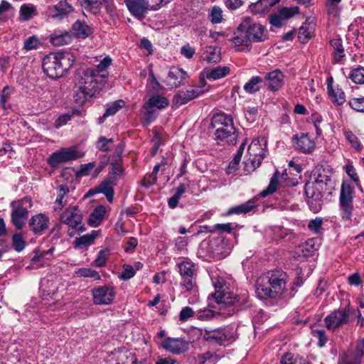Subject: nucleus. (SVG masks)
Returning a JSON list of instances; mask_svg holds the SVG:
<instances>
[{"label":"nucleus","mask_w":364,"mask_h":364,"mask_svg":"<svg viewBox=\"0 0 364 364\" xmlns=\"http://www.w3.org/2000/svg\"><path fill=\"white\" fill-rule=\"evenodd\" d=\"M72 35L68 31L60 32L50 36V43L55 46H62L70 43Z\"/></svg>","instance_id":"obj_37"},{"label":"nucleus","mask_w":364,"mask_h":364,"mask_svg":"<svg viewBox=\"0 0 364 364\" xmlns=\"http://www.w3.org/2000/svg\"><path fill=\"white\" fill-rule=\"evenodd\" d=\"M112 58L109 56L104 58L99 64L97 65L95 68H91L96 73L100 75H103L104 79L107 82V73H106V70L109 67L112 63Z\"/></svg>","instance_id":"obj_40"},{"label":"nucleus","mask_w":364,"mask_h":364,"mask_svg":"<svg viewBox=\"0 0 364 364\" xmlns=\"http://www.w3.org/2000/svg\"><path fill=\"white\" fill-rule=\"evenodd\" d=\"M196 311L189 306L183 307L179 314V320L182 322L188 321L191 317H195Z\"/></svg>","instance_id":"obj_59"},{"label":"nucleus","mask_w":364,"mask_h":364,"mask_svg":"<svg viewBox=\"0 0 364 364\" xmlns=\"http://www.w3.org/2000/svg\"><path fill=\"white\" fill-rule=\"evenodd\" d=\"M41 44V41L36 36H29L23 43V49L27 51L35 50L38 48Z\"/></svg>","instance_id":"obj_50"},{"label":"nucleus","mask_w":364,"mask_h":364,"mask_svg":"<svg viewBox=\"0 0 364 364\" xmlns=\"http://www.w3.org/2000/svg\"><path fill=\"white\" fill-rule=\"evenodd\" d=\"M117 184V178L114 176H109L105 178L95 189V193H102L105 194L107 201L112 203L114 199V186Z\"/></svg>","instance_id":"obj_25"},{"label":"nucleus","mask_w":364,"mask_h":364,"mask_svg":"<svg viewBox=\"0 0 364 364\" xmlns=\"http://www.w3.org/2000/svg\"><path fill=\"white\" fill-rule=\"evenodd\" d=\"M195 314V317L202 321H210L215 316V311L208 308L198 309Z\"/></svg>","instance_id":"obj_46"},{"label":"nucleus","mask_w":364,"mask_h":364,"mask_svg":"<svg viewBox=\"0 0 364 364\" xmlns=\"http://www.w3.org/2000/svg\"><path fill=\"white\" fill-rule=\"evenodd\" d=\"M293 141L296 149L304 154L313 152L316 147L314 140L308 134L302 133L300 135H294Z\"/></svg>","instance_id":"obj_23"},{"label":"nucleus","mask_w":364,"mask_h":364,"mask_svg":"<svg viewBox=\"0 0 364 364\" xmlns=\"http://www.w3.org/2000/svg\"><path fill=\"white\" fill-rule=\"evenodd\" d=\"M326 327L335 331L341 326L351 323L350 304L348 303L343 308L334 310L324 318Z\"/></svg>","instance_id":"obj_11"},{"label":"nucleus","mask_w":364,"mask_h":364,"mask_svg":"<svg viewBox=\"0 0 364 364\" xmlns=\"http://www.w3.org/2000/svg\"><path fill=\"white\" fill-rule=\"evenodd\" d=\"M125 3L132 15L139 20H142L147 11L151 10L147 0H125Z\"/></svg>","instance_id":"obj_19"},{"label":"nucleus","mask_w":364,"mask_h":364,"mask_svg":"<svg viewBox=\"0 0 364 364\" xmlns=\"http://www.w3.org/2000/svg\"><path fill=\"white\" fill-rule=\"evenodd\" d=\"M305 194L310 210L314 213H318L322 208L323 193L320 191L311 178L305 184Z\"/></svg>","instance_id":"obj_15"},{"label":"nucleus","mask_w":364,"mask_h":364,"mask_svg":"<svg viewBox=\"0 0 364 364\" xmlns=\"http://www.w3.org/2000/svg\"><path fill=\"white\" fill-rule=\"evenodd\" d=\"M289 276L281 270L269 271L260 275L255 284V293L260 299H280L287 291Z\"/></svg>","instance_id":"obj_2"},{"label":"nucleus","mask_w":364,"mask_h":364,"mask_svg":"<svg viewBox=\"0 0 364 364\" xmlns=\"http://www.w3.org/2000/svg\"><path fill=\"white\" fill-rule=\"evenodd\" d=\"M169 105V100L161 95H154L146 101L142 108L144 109V114H153L156 110H161Z\"/></svg>","instance_id":"obj_20"},{"label":"nucleus","mask_w":364,"mask_h":364,"mask_svg":"<svg viewBox=\"0 0 364 364\" xmlns=\"http://www.w3.org/2000/svg\"><path fill=\"white\" fill-rule=\"evenodd\" d=\"M26 246V242L19 233H15L12 237V247L18 252H21Z\"/></svg>","instance_id":"obj_51"},{"label":"nucleus","mask_w":364,"mask_h":364,"mask_svg":"<svg viewBox=\"0 0 364 364\" xmlns=\"http://www.w3.org/2000/svg\"><path fill=\"white\" fill-rule=\"evenodd\" d=\"M177 267L181 276V287L187 291L196 292L198 291L197 274L194 263L189 259H183L177 264Z\"/></svg>","instance_id":"obj_9"},{"label":"nucleus","mask_w":364,"mask_h":364,"mask_svg":"<svg viewBox=\"0 0 364 364\" xmlns=\"http://www.w3.org/2000/svg\"><path fill=\"white\" fill-rule=\"evenodd\" d=\"M343 134L346 140L350 144L351 147H353L355 151H360L363 149V146L358 136L355 134H354L351 131L344 130Z\"/></svg>","instance_id":"obj_42"},{"label":"nucleus","mask_w":364,"mask_h":364,"mask_svg":"<svg viewBox=\"0 0 364 364\" xmlns=\"http://www.w3.org/2000/svg\"><path fill=\"white\" fill-rule=\"evenodd\" d=\"M204 73L207 79L215 80L226 76L230 73V68L227 66H218Z\"/></svg>","instance_id":"obj_36"},{"label":"nucleus","mask_w":364,"mask_h":364,"mask_svg":"<svg viewBox=\"0 0 364 364\" xmlns=\"http://www.w3.org/2000/svg\"><path fill=\"white\" fill-rule=\"evenodd\" d=\"M311 178L316 184L317 187L319 188L320 191H322L323 193L328 189L329 183H331V176L326 174L322 167L316 168Z\"/></svg>","instance_id":"obj_27"},{"label":"nucleus","mask_w":364,"mask_h":364,"mask_svg":"<svg viewBox=\"0 0 364 364\" xmlns=\"http://www.w3.org/2000/svg\"><path fill=\"white\" fill-rule=\"evenodd\" d=\"M55 248L53 247H50L48 250L38 251V252L31 259V262L33 264H36L37 267H41L45 264L44 257L46 255H50L52 256Z\"/></svg>","instance_id":"obj_45"},{"label":"nucleus","mask_w":364,"mask_h":364,"mask_svg":"<svg viewBox=\"0 0 364 364\" xmlns=\"http://www.w3.org/2000/svg\"><path fill=\"white\" fill-rule=\"evenodd\" d=\"M279 0H258L249 6L251 13L255 15H262L269 11Z\"/></svg>","instance_id":"obj_30"},{"label":"nucleus","mask_w":364,"mask_h":364,"mask_svg":"<svg viewBox=\"0 0 364 364\" xmlns=\"http://www.w3.org/2000/svg\"><path fill=\"white\" fill-rule=\"evenodd\" d=\"M278 174L279 172L277 171L271 177L269 186L264 190L260 192V197L265 198L268 195L273 193L277 191L278 186Z\"/></svg>","instance_id":"obj_43"},{"label":"nucleus","mask_w":364,"mask_h":364,"mask_svg":"<svg viewBox=\"0 0 364 364\" xmlns=\"http://www.w3.org/2000/svg\"><path fill=\"white\" fill-rule=\"evenodd\" d=\"M110 255V250L108 248L101 250L94 260L95 266L98 267H105L107 264V259Z\"/></svg>","instance_id":"obj_48"},{"label":"nucleus","mask_w":364,"mask_h":364,"mask_svg":"<svg viewBox=\"0 0 364 364\" xmlns=\"http://www.w3.org/2000/svg\"><path fill=\"white\" fill-rule=\"evenodd\" d=\"M188 241L186 237H178L175 240V251L179 254H184L187 251Z\"/></svg>","instance_id":"obj_55"},{"label":"nucleus","mask_w":364,"mask_h":364,"mask_svg":"<svg viewBox=\"0 0 364 364\" xmlns=\"http://www.w3.org/2000/svg\"><path fill=\"white\" fill-rule=\"evenodd\" d=\"M69 191L66 184H60L57 187V198L53 205L54 212L59 213L65 206Z\"/></svg>","instance_id":"obj_29"},{"label":"nucleus","mask_w":364,"mask_h":364,"mask_svg":"<svg viewBox=\"0 0 364 364\" xmlns=\"http://www.w3.org/2000/svg\"><path fill=\"white\" fill-rule=\"evenodd\" d=\"M115 295V289L110 285L100 286L92 291L93 302L97 305L110 304L114 301Z\"/></svg>","instance_id":"obj_16"},{"label":"nucleus","mask_w":364,"mask_h":364,"mask_svg":"<svg viewBox=\"0 0 364 364\" xmlns=\"http://www.w3.org/2000/svg\"><path fill=\"white\" fill-rule=\"evenodd\" d=\"M211 126L216 128L215 135L217 139L228 145L236 144L237 135L232 115H213Z\"/></svg>","instance_id":"obj_5"},{"label":"nucleus","mask_w":364,"mask_h":364,"mask_svg":"<svg viewBox=\"0 0 364 364\" xmlns=\"http://www.w3.org/2000/svg\"><path fill=\"white\" fill-rule=\"evenodd\" d=\"M211 248L213 252L220 257L228 255L231 249L230 246L223 239L213 240L211 243Z\"/></svg>","instance_id":"obj_32"},{"label":"nucleus","mask_w":364,"mask_h":364,"mask_svg":"<svg viewBox=\"0 0 364 364\" xmlns=\"http://www.w3.org/2000/svg\"><path fill=\"white\" fill-rule=\"evenodd\" d=\"M284 76L283 73L278 69L265 74L263 82L267 89L270 91L275 92L282 88L284 85Z\"/></svg>","instance_id":"obj_21"},{"label":"nucleus","mask_w":364,"mask_h":364,"mask_svg":"<svg viewBox=\"0 0 364 364\" xmlns=\"http://www.w3.org/2000/svg\"><path fill=\"white\" fill-rule=\"evenodd\" d=\"M263 82V78L259 76H254L244 85V90L249 94H253L259 91L261 84Z\"/></svg>","instance_id":"obj_39"},{"label":"nucleus","mask_w":364,"mask_h":364,"mask_svg":"<svg viewBox=\"0 0 364 364\" xmlns=\"http://www.w3.org/2000/svg\"><path fill=\"white\" fill-rule=\"evenodd\" d=\"M349 105L356 112H364V97L353 98L350 100Z\"/></svg>","instance_id":"obj_58"},{"label":"nucleus","mask_w":364,"mask_h":364,"mask_svg":"<svg viewBox=\"0 0 364 364\" xmlns=\"http://www.w3.org/2000/svg\"><path fill=\"white\" fill-rule=\"evenodd\" d=\"M97 231L93 230L90 234L85 235L75 240L74 247L75 248H83L90 245L98 237Z\"/></svg>","instance_id":"obj_35"},{"label":"nucleus","mask_w":364,"mask_h":364,"mask_svg":"<svg viewBox=\"0 0 364 364\" xmlns=\"http://www.w3.org/2000/svg\"><path fill=\"white\" fill-rule=\"evenodd\" d=\"M32 206V200L28 197L11 202V220L17 230H21L28 218V208Z\"/></svg>","instance_id":"obj_8"},{"label":"nucleus","mask_w":364,"mask_h":364,"mask_svg":"<svg viewBox=\"0 0 364 364\" xmlns=\"http://www.w3.org/2000/svg\"><path fill=\"white\" fill-rule=\"evenodd\" d=\"M106 213V208L100 205H97L89 216L88 224L93 228L98 227L104 220Z\"/></svg>","instance_id":"obj_31"},{"label":"nucleus","mask_w":364,"mask_h":364,"mask_svg":"<svg viewBox=\"0 0 364 364\" xmlns=\"http://www.w3.org/2000/svg\"><path fill=\"white\" fill-rule=\"evenodd\" d=\"M126 107V102L123 100H117L106 104L105 114H116Z\"/></svg>","instance_id":"obj_41"},{"label":"nucleus","mask_w":364,"mask_h":364,"mask_svg":"<svg viewBox=\"0 0 364 364\" xmlns=\"http://www.w3.org/2000/svg\"><path fill=\"white\" fill-rule=\"evenodd\" d=\"M113 142V139H107L105 136H100L96 143V147L100 151L105 152L109 150L110 146Z\"/></svg>","instance_id":"obj_52"},{"label":"nucleus","mask_w":364,"mask_h":364,"mask_svg":"<svg viewBox=\"0 0 364 364\" xmlns=\"http://www.w3.org/2000/svg\"><path fill=\"white\" fill-rule=\"evenodd\" d=\"M200 86L195 87L191 90L186 91H180L176 96V102L183 105L189 102L190 100L198 97L203 93L207 88L205 87V80L203 78L200 79Z\"/></svg>","instance_id":"obj_22"},{"label":"nucleus","mask_w":364,"mask_h":364,"mask_svg":"<svg viewBox=\"0 0 364 364\" xmlns=\"http://www.w3.org/2000/svg\"><path fill=\"white\" fill-rule=\"evenodd\" d=\"M84 156L77 146L61 148L53 152L48 158V162L53 168H57L60 164L76 160Z\"/></svg>","instance_id":"obj_12"},{"label":"nucleus","mask_w":364,"mask_h":364,"mask_svg":"<svg viewBox=\"0 0 364 364\" xmlns=\"http://www.w3.org/2000/svg\"><path fill=\"white\" fill-rule=\"evenodd\" d=\"M73 10V7L66 0H61L50 10V16L54 18L61 20L68 17Z\"/></svg>","instance_id":"obj_28"},{"label":"nucleus","mask_w":364,"mask_h":364,"mask_svg":"<svg viewBox=\"0 0 364 364\" xmlns=\"http://www.w3.org/2000/svg\"><path fill=\"white\" fill-rule=\"evenodd\" d=\"M323 224V218H316L314 220L309 221L308 224V228L310 231L315 234H318L321 232Z\"/></svg>","instance_id":"obj_57"},{"label":"nucleus","mask_w":364,"mask_h":364,"mask_svg":"<svg viewBox=\"0 0 364 364\" xmlns=\"http://www.w3.org/2000/svg\"><path fill=\"white\" fill-rule=\"evenodd\" d=\"M330 44L334 50V62L336 63H340L342 58L345 57L342 40L341 38L332 39Z\"/></svg>","instance_id":"obj_38"},{"label":"nucleus","mask_w":364,"mask_h":364,"mask_svg":"<svg viewBox=\"0 0 364 364\" xmlns=\"http://www.w3.org/2000/svg\"><path fill=\"white\" fill-rule=\"evenodd\" d=\"M106 83L104 76L100 75L91 68L85 70L75 84L74 100L79 105H83L102 90Z\"/></svg>","instance_id":"obj_3"},{"label":"nucleus","mask_w":364,"mask_h":364,"mask_svg":"<svg viewBox=\"0 0 364 364\" xmlns=\"http://www.w3.org/2000/svg\"><path fill=\"white\" fill-rule=\"evenodd\" d=\"M346 173L351 178V180L359 184V177L355 167L352 164H346L344 167Z\"/></svg>","instance_id":"obj_61"},{"label":"nucleus","mask_w":364,"mask_h":364,"mask_svg":"<svg viewBox=\"0 0 364 364\" xmlns=\"http://www.w3.org/2000/svg\"><path fill=\"white\" fill-rule=\"evenodd\" d=\"M77 274L83 277H90L95 280H100L101 276L99 272L90 268H80L77 270Z\"/></svg>","instance_id":"obj_53"},{"label":"nucleus","mask_w":364,"mask_h":364,"mask_svg":"<svg viewBox=\"0 0 364 364\" xmlns=\"http://www.w3.org/2000/svg\"><path fill=\"white\" fill-rule=\"evenodd\" d=\"M188 75L182 68L173 67L168 73L169 85L173 87H179L186 83Z\"/></svg>","instance_id":"obj_26"},{"label":"nucleus","mask_w":364,"mask_h":364,"mask_svg":"<svg viewBox=\"0 0 364 364\" xmlns=\"http://www.w3.org/2000/svg\"><path fill=\"white\" fill-rule=\"evenodd\" d=\"M314 336L318 340V345L319 347H323L326 343L328 338L324 330L316 329L313 332Z\"/></svg>","instance_id":"obj_62"},{"label":"nucleus","mask_w":364,"mask_h":364,"mask_svg":"<svg viewBox=\"0 0 364 364\" xmlns=\"http://www.w3.org/2000/svg\"><path fill=\"white\" fill-rule=\"evenodd\" d=\"M203 340L211 344L225 345L226 342L233 339L232 329L228 327H220L214 329L204 328L200 331Z\"/></svg>","instance_id":"obj_13"},{"label":"nucleus","mask_w":364,"mask_h":364,"mask_svg":"<svg viewBox=\"0 0 364 364\" xmlns=\"http://www.w3.org/2000/svg\"><path fill=\"white\" fill-rule=\"evenodd\" d=\"M328 94L338 105H343L346 102L345 92L339 87L332 89Z\"/></svg>","instance_id":"obj_49"},{"label":"nucleus","mask_w":364,"mask_h":364,"mask_svg":"<svg viewBox=\"0 0 364 364\" xmlns=\"http://www.w3.org/2000/svg\"><path fill=\"white\" fill-rule=\"evenodd\" d=\"M209 18L212 23L218 24L223 21V10L218 6H214L210 11Z\"/></svg>","instance_id":"obj_47"},{"label":"nucleus","mask_w":364,"mask_h":364,"mask_svg":"<svg viewBox=\"0 0 364 364\" xmlns=\"http://www.w3.org/2000/svg\"><path fill=\"white\" fill-rule=\"evenodd\" d=\"M256 200L255 198H252L245 203L232 207L228 210V213L229 215L247 213L257 206Z\"/></svg>","instance_id":"obj_34"},{"label":"nucleus","mask_w":364,"mask_h":364,"mask_svg":"<svg viewBox=\"0 0 364 364\" xmlns=\"http://www.w3.org/2000/svg\"><path fill=\"white\" fill-rule=\"evenodd\" d=\"M349 78L355 84H364V68L359 66L353 69L349 75Z\"/></svg>","instance_id":"obj_44"},{"label":"nucleus","mask_w":364,"mask_h":364,"mask_svg":"<svg viewBox=\"0 0 364 364\" xmlns=\"http://www.w3.org/2000/svg\"><path fill=\"white\" fill-rule=\"evenodd\" d=\"M136 272L134 267L129 264L124 265V270L121 273L119 278L122 280H128L134 277Z\"/></svg>","instance_id":"obj_60"},{"label":"nucleus","mask_w":364,"mask_h":364,"mask_svg":"<svg viewBox=\"0 0 364 364\" xmlns=\"http://www.w3.org/2000/svg\"><path fill=\"white\" fill-rule=\"evenodd\" d=\"M351 311V322L356 318L357 324L363 326L364 324V318L363 317L360 310L358 309L353 308L350 306Z\"/></svg>","instance_id":"obj_64"},{"label":"nucleus","mask_w":364,"mask_h":364,"mask_svg":"<svg viewBox=\"0 0 364 364\" xmlns=\"http://www.w3.org/2000/svg\"><path fill=\"white\" fill-rule=\"evenodd\" d=\"M49 225L50 220L43 213H38L31 216L28 221L29 230L36 236L43 235L48 229Z\"/></svg>","instance_id":"obj_17"},{"label":"nucleus","mask_w":364,"mask_h":364,"mask_svg":"<svg viewBox=\"0 0 364 364\" xmlns=\"http://www.w3.org/2000/svg\"><path fill=\"white\" fill-rule=\"evenodd\" d=\"M35 13L36 8L33 6L23 4L20 8V14L23 20L31 19Z\"/></svg>","instance_id":"obj_54"},{"label":"nucleus","mask_w":364,"mask_h":364,"mask_svg":"<svg viewBox=\"0 0 364 364\" xmlns=\"http://www.w3.org/2000/svg\"><path fill=\"white\" fill-rule=\"evenodd\" d=\"M354 187L349 183L343 182L339 196V208L341 218L344 220H350L353 208Z\"/></svg>","instance_id":"obj_10"},{"label":"nucleus","mask_w":364,"mask_h":364,"mask_svg":"<svg viewBox=\"0 0 364 364\" xmlns=\"http://www.w3.org/2000/svg\"><path fill=\"white\" fill-rule=\"evenodd\" d=\"M60 221L68 225L70 229L82 232L85 230L82 223V216L80 210L76 205L66 208L65 211L59 217Z\"/></svg>","instance_id":"obj_14"},{"label":"nucleus","mask_w":364,"mask_h":364,"mask_svg":"<svg viewBox=\"0 0 364 364\" xmlns=\"http://www.w3.org/2000/svg\"><path fill=\"white\" fill-rule=\"evenodd\" d=\"M72 65L69 55L64 53L50 54L43 58L42 63L43 72L51 79L63 76Z\"/></svg>","instance_id":"obj_6"},{"label":"nucleus","mask_w":364,"mask_h":364,"mask_svg":"<svg viewBox=\"0 0 364 364\" xmlns=\"http://www.w3.org/2000/svg\"><path fill=\"white\" fill-rule=\"evenodd\" d=\"M162 347L173 354H180L188 349L187 342L179 338H167L161 342Z\"/></svg>","instance_id":"obj_24"},{"label":"nucleus","mask_w":364,"mask_h":364,"mask_svg":"<svg viewBox=\"0 0 364 364\" xmlns=\"http://www.w3.org/2000/svg\"><path fill=\"white\" fill-rule=\"evenodd\" d=\"M266 151L267 140L264 137L252 140L247 150L248 159L244 162L245 174L252 173L259 166L266 156Z\"/></svg>","instance_id":"obj_7"},{"label":"nucleus","mask_w":364,"mask_h":364,"mask_svg":"<svg viewBox=\"0 0 364 364\" xmlns=\"http://www.w3.org/2000/svg\"><path fill=\"white\" fill-rule=\"evenodd\" d=\"M109 357L110 364H136L135 355L124 348L114 350Z\"/></svg>","instance_id":"obj_18"},{"label":"nucleus","mask_w":364,"mask_h":364,"mask_svg":"<svg viewBox=\"0 0 364 364\" xmlns=\"http://www.w3.org/2000/svg\"><path fill=\"white\" fill-rule=\"evenodd\" d=\"M364 355V341L359 342L355 348L354 361L360 364L361 358Z\"/></svg>","instance_id":"obj_63"},{"label":"nucleus","mask_w":364,"mask_h":364,"mask_svg":"<svg viewBox=\"0 0 364 364\" xmlns=\"http://www.w3.org/2000/svg\"><path fill=\"white\" fill-rule=\"evenodd\" d=\"M211 279L215 290L212 297L219 306L218 309L223 314L231 316L249 306L247 293L238 296L229 291L225 280L221 277H212Z\"/></svg>","instance_id":"obj_1"},{"label":"nucleus","mask_w":364,"mask_h":364,"mask_svg":"<svg viewBox=\"0 0 364 364\" xmlns=\"http://www.w3.org/2000/svg\"><path fill=\"white\" fill-rule=\"evenodd\" d=\"M279 13L283 19H288L294 16L295 14H299V9L298 6H293L290 8L283 7L279 11Z\"/></svg>","instance_id":"obj_56"},{"label":"nucleus","mask_w":364,"mask_h":364,"mask_svg":"<svg viewBox=\"0 0 364 364\" xmlns=\"http://www.w3.org/2000/svg\"><path fill=\"white\" fill-rule=\"evenodd\" d=\"M235 36L232 41L235 46L245 45L249 46L252 42H264L269 38L268 31L266 28L256 23L250 17H245L237 26Z\"/></svg>","instance_id":"obj_4"},{"label":"nucleus","mask_w":364,"mask_h":364,"mask_svg":"<svg viewBox=\"0 0 364 364\" xmlns=\"http://www.w3.org/2000/svg\"><path fill=\"white\" fill-rule=\"evenodd\" d=\"M74 35L80 38H86L92 33V28L85 23L79 20L72 25Z\"/></svg>","instance_id":"obj_33"}]
</instances>
